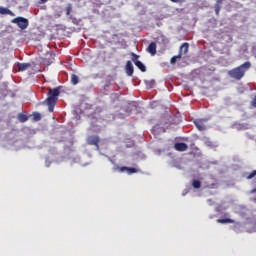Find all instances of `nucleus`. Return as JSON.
<instances>
[{
	"label": "nucleus",
	"instance_id": "c756f323",
	"mask_svg": "<svg viewBox=\"0 0 256 256\" xmlns=\"http://www.w3.org/2000/svg\"><path fill=\"white\" fill-rule=\"evenodd\" d=\"M41 3H46L48 0H40Z\"/></svg>",
	"mask_w": 256,
	"mask_h": 256
},
{
	"label": "nucleus",
	"instance_id": "cd10ccee",
	"mask_svg": "<svg viewBox=\"0 0 256 256\" xmlns=\"http://www.w3.org/2000/svg\"><path fill=\"white\" fill-rule=\"evenodd\" d=\"M252 105L256 107V96L253 98Z\"/></svg>",
	"mask_w": 256,
	"mask_h": 256
},
{
	"label": "nucleus",
	"instance_id": "1a4fd4ad",
	"mask_svg": "<svg viewBox=\"0 0 256 256\" xmlns=\"http://www.w3.org/2000/svg\"><path fill=\"white\" fill-rule=\"evenodd\" d=\"M189 51V44L188 43H183L180 48H179V55H186Z\"/></svg>",
	"mask_w": 256,
	"mask_h": 256
},
{
	"label": "nucleus",
	"instance_id": "ddd939ff",
	"mask_svg": "<svg viewBox=\"0 0 256 256\" xmlns=\"http://www.w3.org/2000/svg\"><path fill=\"white\" fill-rule=\"evenodd\" d=\"M216 222H217V223H220V224H234V223H235L234 220L229 219V218H226V219H217Z\"/></svg>",
	"mask_w": 256,
	"mask_h": 256
},
{
	"label": "nucleus",
	"instance_id": "0eeeda50",
	"mask_svg": "<svg viewBox=\"0 0 256 256\" xmlns=\"http://www.w3.org/2000/svg\"><path fill=\"white\" fill-rule=\"evenodd\" d=\"M16 67H18L19 71H27V69L31 68V63L17 62Z\"/></svg>",
	"mask_w": 256,
	"mask_h": 256
},
{
	"label": "nucleus",
	"instance_id": "f257e3e1",
	"mask_svg": "<svg viewBox=\"0 0 256 256\" xmlns=\"http://www.w3.org/2000/svg\"><path fill=\"white\" fill-rule=\"evenodd\" d=\"M251 68V63L250 62H244L240 66L236 68H232L231 70L228 71V76L231 79H234L236 81H240L245 77V74L249 69Z\"/></svg>",
	"mask_w": 256,
	"mask_h": 256
},
{
	"label": "nucleus",
	"instance_id": "5701e85b",
	"mask_svg": "<svg viewBox=\"0 0 256 256\" xmlns=\"http://www.w3.org/2000/svg\"><path fill=\"white\" fill-rule=\"evenodd\" d=\"M256 176V170H253V172L251 174L245 175V178L247 180H251L252 178H254Z\"/></svg>",
	"mask_w": 256,
	"mask_h": 256
},
{
	"label": "nucleus",
	"instance_id": "aec40b11",
	"mask_svg": "<svg viewBox=\"0 0 256 256\" xmlns=\"http://www.w3.org/2000/svg\"><path fill=\"white\" fill-rule=\"evenodd\" d=\"M182 55L178 53V55L173 56L172 59H170V64L174 65L177 62V59H182Z\"/></svg>",
	"mask_w": 256,
	"mask_h": 256
},
{
	"label": "nucleus",
	"instance_id": "b1692460",
	"mask_svg": "<svg viewBox=\"0 0 256 256\" xmlns=\"http://www.w3.org/2000/svg\"><path fill=\"white\" fill-rule=\"evenodd\" d=\"M66 11V15L69 16L71 11H73V6L71 4H68Z\"/></svg>",
	"mask_w": 256,
	"mask_h": 256
},
{
	"label": "nucleus",
	"instance_id": "20e7f679",
	"mask_svg": "<svg viewBox=\"0 0 256 256\" xmlns=\"http://www.w3.org/2000/svg\"><path fill=\"white\" fill-rule=\"evenodd\" d=\"M87 143L99 147L100 138L98 135H89L87 137Z\"/></svg>",
	"mask_w": 256,
	"mask_h": 256
},
{
	"label": "nucleus",
	"instance_id": "9b49d317",
	"mask_svg": "<svg viewBox=\"0 0 256 256\" xmlns=\"http://www.w3.org/2000/svg\"><path fill=\"white\" fill-rule=\"evenodd\" d=\"M133 71H134V68H133V65L130 61L127 62L126 64V73L129 77H131L133 75Z\"/></svg>",
	"mask_w": 256,
	"mask_h": 256
},
{
	"label": "nucleus",
	"instance_id": "a878e982",
	"mask_svg": "<svg viewBox=\"0 0 256 256\" xmlns=\"http://www.w3.org/2000/svg\"><path fill=\"white\" fill-rule=\"evenodd\" d=\"M132 56H133L132 61H133L134 64H135V63L138 61L139 56H138L137 54H135V53H132Z\"/></svg>",
	"mask_w": 256,
	"mask_h": 256
},
{
	"label": "nucleus",
	"instance_id": "dca6fc26",
	"mask_svg": "<svg viewBox=\"0 0 256 256\" xmlns=\"http://www.w3.org/2000/svg\"><path fill=\"white\" fill-rule=\"evenodd\" d=\"M204 143L209 148H216L217 147L215 142L211 141L209 138H205Z\"/></svg>",
	"mask_w": 256,
	"mask_h": 256
},
{
	"label": "nucleus",
	"instance_id": "423d86ee",
	"mask_svg": "<svg viewBox=\"0 0 256 256\" xmlns=\"http://www.w3.org/2000/svg\"><path fill=\"white\" fill-rule=\"evenodd\" d=\"M174 148L178 152H184V151H187L188 145L186 143L180 142V143H176Z\"/></svg>",
	"mask_w": 256,
	"mask_h": 256
},
{
	"label": "nucleus",
	"instance_id": "6e6552de",
	"mask_svg": "<svg viewBox=\"0 0 256 256\" xmlns=\"http://www.w3.org/2000/svg\"><path fill=\"white\" fill-rule=\"evenodd\" d=\"M194 123L199 131H204L206 129L205 120H195Z\"/></svg>",
	"mask_w": 256,
	"mask_h": 256
},
{
	"label": "nucleus",
	"instance_id": "c85d7f7f",
	"mask_svg": "<svg viewBox=\"0 0 256 256\" xmlns=\"http://www.w3.org/2000/svg\"><path fill=\"white\" fill-rule=\"evenodd\" d=\"M153 85H155V81L154 80L151 81V86L150 87L152 88Z\"/></svg>",
	"mask_w": 256,
	"mask_h": 256
},
{
	"label": "nucleus",
	"instance_id": "4be33fe9",
	"mask_svg": "<svg viewBox=\"0 0 256 256\" xmlns=\"http://www.w3.org/2000/svg\"><path fill=\"white\" fill-rule=\"evenodd\" d=\"M140 170L138 168L128 167L127 172L129 175L138 173Z\"/></svg>",
	"mask_w": 256,
	"mask_h": 256
},
{
	"label": "nucleus",
	"instance_id": "f03ea898",
	"mask_svg": "<svg viewBox=\"0 0 256 256\" xmlns=\"http://www.w3.org/2000/svg\"><path fill=\"white\" fill-rule=\"evenodd\" d=\"M59 96H60L59 88L49 89L48 97L45 99L44 103L49 106L50 113H53L54 107L58 103Z\"/></svg>",
	"mask_w": 256,
	"mask_h": 256
},
{
	"label": "nucleus",
	"instance_id": "412c9836",
	"mask_svg": "<svg viewBox=\"0 0 256 256\" xmlns=\"http://www.w3.org/2000/svg\"><path fill=\"white\" fill-rule=\"evenodd\" d=\"M192 187H194L196 189L201 188V181L198 180V179H194L193 182H192Z\"/></svg>",
	"mask_w": 256,
	"mask_h": 256
},
{
	"label": "nucleus",
	"instance_id": "9d476101",
	"mask_svg": "<svg viewBox=\"0 0 256 256\" xmlns=\"http://www.w3.org/2000/svg\"><path fill=\"white\" fill-rule=\"evenodd\" d=\"M0 14L2 15H10L12 17L15 16L14 12L6 7L0 6Z\"/></svg>",
	"mask_w": 256,
	"mask_h": 256
},
{
	"label": "nucleus",
	"instance_id": "f3484780",
	"mask_svg": "<svg viewBox=\"0 0 256 256\" xmlns=\"http://www.w3.org/2000/svg\"><path fill=\"white\" fill-rule=\"evenodd\" d=\"M18 119H19V121L21 123H25V122H27L29 120V117L27 115H25V114L20 113L18 115Z\"/></svg>",
	"mask_w": 256,
	"mask_h": 256
},
{
	"label": "nucleus",
	"instance_id": "2f4dec72",
	"mask_svg": "<svg viewBox=\"0 0 256 256\" xmlns=\"http://www.w3.org/2000/svg\"><path fill=\"white\" fill-rule=\"evenodd\" d=\"M256 192V188H254L250 193H255Z\"/></svg>",
	"mask_w": 256,
	"mask_h": 256
},
{
	"label": "nucleus",
	"instance_id": "393cba45",
	"mask_svg": "<svg viewBox=\"0 0 256 256\" xmlns=\"http://www.w3.org/2000/svg\"><path fill=\"white\" fill-rule=\"evenodd\" d=\"M34 120L36 122L41 121V114L38 112L34 113Z\"/></svg>",
	"mask_w": 256,
	"mask_h": 256
},
{
	"label": "nucleus",
	"instance_id": "7ed1b4c3",
	"mask_svg": "<svg viewBox=\"0 0 256 256\" xmlns=\"http://www.w3.org/2000/svg\"><path fill=\"white\" fill-rule=\"evenodd\" d=\"M13 24L18 25L22 30L27 29L29 27V20L27 18L18 17L13 18L11 21Z\"/></svg>",
	"mask_w": 256,
	"mask_h": 256
},
{
	"label": "nucleus",
	"instance_id": "6ab92c4d",
	"mask_svg": "<svg viewBox=\"0 0 256 256\" xmlns=\"http://www.w3.org/2000/svg\"><path fill=\"white\" fill-rule=\"evenodd\" d=\"M223 1L224 0H217L214 4V10H221Z\"/></svg>",
	"mask_w": 256,
	"mask_h": 256
},
{
	"label": "nucleus",
	"instance_id": "2eb2a0df",
	"mask_svg": "<svg viewBox=\"0 0 256 256\" xmlns=\"http://www.w3.org/2000/svg\"><path fill=\"white\" fill-rule=\"evenodd\" d=\"M70 83H71V85H78L79 84V77L75 74H72L71 79H70Z\"/></svg>",
	"mask_w": 256,
	"mask_h": 256
},
{
	"label": "nucleus",
	"instance_id": "f8f14e48",
	"mask_svg": "<svg viewBox=\"0 0 256 256\" xmlns=\"http://www.w3.org/2000/svg\"><path fill=\"white\" fill-rule=\"evenodd\" d=\"M232 127H234V129H237V130H245V129H248V126L246 124H241V123H234V125H232Z\"/></svg>",
	"mask_w": 256,
	"mask_h": 256
},
{
	"label": "nucleus",
	"instance_id": "4468645a",
	"mask_svg": "<svg viewBox=\"0 0 256 256\" xmlns=\"http://www.w3.org/2000/svg\"><path fill=\"white\" fill-rule=\"evenodd\" d=\"M134 64L139 69V71L146 72V66L143 64V62L136 61Z\"/></svg>",
	"mask_w": 256,
	"mask_h": 256
},
{
	"label": "nucleus",
	"instance_id": "bb28decb",
	"mask_svg": "<svg viewBox=\"0 0 256 256\" xmlns=\"http://www.w3.org/2000/svg\"><path fill=\"white\" fill-rule=\"evenodd\" d=\"M220 11H221V9H214V12H215L216 16L220 15Z\"/></svg>",
	"mask_w": 256,
	"mask_h": 256
},
{
	"label": "nucleus",
	"instance_id": "7c9ffc66",
	"mask_svg": "<svg viewBox=\"0 0 256 256\" xmlns=\"http://www.w3.org/2000/svg\"><path fill=\"white\" fill-rule=\"evenodd\" d=\"M170 1H172L174 3H178L179 2V0H170Z\"/></svg>",
	"mask_w": 256,
	"mask_h": 256
},
{
	"label": "nucleus",
	"instance_id": "39448f33",
	"mask_svg": "<svg viewBox=\"0 0 256 256\" xmlns=\"http://www.w3.org/2000/svg\"><path fill=\"white\" fill-rule=\"evenodd\" d=\"M147 52L154 56L157 54V44L155 42H151L147 48Z\"/></svg>",
	"mask_w": 256,
	"mask_h": 256
},
{
	"label": "nucleus",
	"instance_id": "a211bd4d",
	"mask_svg": "<svg viewBox=\"0 0 256 256\" xmlns=\"http://www.w3.org/2000/svg\"><path fill=\"white\" fill-rule=\"evenodd\" d=\"M127 170H128L127 166H121V167L119 165L114 166V171L124 172V171H127Z\"/></svg>",
	"mask_w": 256,
	"mask_h": 256
}]
</instances>
